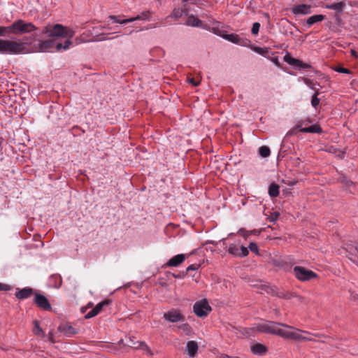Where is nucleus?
Returning a JSON list of instances; mask_svg holds the SVG:
<instances>
[{
	"mask_svg": "<svg viewBox=\"0 0 358 358\" xmlns=\"http://www.w3.org/2000/svg\"><path fill=\"white\" fill-rule=\"evenodd\" d=\"M109 18L111 19L113 22H117L121 24H124L131 22V21H129V18L122 19L121 16L120 15H110Z\"/></svg>",
	"mask_w": 358,
	"mask_h": 358,
	"instance_id": "c85d7f7f",
	"label": "nucleus"
},
{
	"mask_svg": "<svg viewBox=\"0 0 358 358\" xmlns=\"http://www.w3.org/2000/svg\"><path fill=\"white\" fill-rule=\"evenodd\" d=\"M173 276L175 278H182V275L180 274H173Z\"/></svg>",
	"mask_w": 358,
	"mask_h": 358,
	"instance_id": "6e6d98bb",
	"label": "nucleus"
},
{
	"mask_svg": "<svg viewBox=\"0 0 358 358\" xmlns=\"http://www.w3.org/2000/svg\"><path fill=\"white\" fill-rule=\"evenodd\" d=\"M301 333H303L307 335H313L317 338L324 337L322 334H313L309 331H303L301 329H296L294 327V329H286V332H285L284 338L297 341H304L305 336H303L301 334Z\"/></svg>",
	"mask_w": 358,
	"mask_h": 358,
	"instance_id": "20e7f679",
	"label": "nucleus"
},
{
	"mask_svg": "<svg viewBox=\"0 0 358 358\" xmlns=\"http://www.w3.org/2000/svg\"><path fill=\"white\" fill-rule=\"evenodd\" d=\"M11 34H22L30 33L38 29L31 22H26L22 20H18L10 24Z\"/></svg>",
	"mask_w": 358,
	"mask_h": 358,
	"instance_id": "7ed1b4c3",
	"label": "nucleus"
},
{
	"mask_svg": "<svg viewBox=\"0 0 358 358\" xmlns=\"http://www.w3.org/2000/svg\"><path fill=\"white\" fill-rule=\"evenodd\" d=\"M267 348L260 343H256L251 347V351L253 354L263 355L267 352Z\"/></svg>",
	"mask_w": 358,
	"mask_h": 358,
	"instance_id": "aec40b11",
	"label": "nucleus"
},
{
	"mask_svg": "<svg viewBox=\"0 0 358 358\" xmlns=\"http://www.w3.org/2000/svg\"><path fill=\"white\" fill-rule=\"evenodd\" d=\"M2 143H3V139H2V138L0 137V148L1 147Z\"/></svg>",
	"mask_w": 358,
	"mask_h": 358,
	"instance_id": "052dcab7",
	"label": "nucleus"
},
{
	"mask_svg": "<svg viewBox=\"0 0 358 358\" xmlns=\"http://www.w3.org/2000/svg\"><path fill=\"white\" fill-rule=\"evenodd\" d=\"M183 15V10L180 8H174L169 17L176 20L179 19Z\"/></svg>",
	"mask_w": 358,
	"mask_h": 358,
	"instance_id": "7c9ffc66",
	"label": "nucleus"
},
{
	"mask_svg": "<svg viewBox=\"0 0 358 358\" xmlns=\"http://www.w3.org/2000/svg\"><path fill=\"white\" fill-rule=\"evenodd\" d=\"M305 341H315L313 338L309 336H305Z\"/></svg>",
	"mask_w": 358,
	"mask_h": 358,
	"instance_id": "4d7b16f0",
	"label": "nucleus"
},
{
	"mask_svg": "<svg viewBox=\"0 0 358 358\" xmlns=\"http://www.w3.org/2000/svg\"><path fill=\"white\" fill-rule=\"evenodd\" d=\"M277 296L280 298H284V299H289V293H284L282 292H278L277 294Z\"/></svg>",
	"mask_w": 358,
	"mask_h": 358,
	"instance_id": "49530a36",
	"label": "nucleus"
},
{
	"mask_svg": "<svg viewBox=\"0 0 358 358\" xmlns=\"http://www.w3.org/2000/svg\"><path fill=\"white\" fill-rule=\"evenodd\" d=\"M63 31L64 26L60 24H57L52 27H44L36 35L43 34H46L49 37H63Z\"/></svg>",
	"mask_w": 358,
	"mask_h": 358,
	"instance_id": "423d86ee",
	"label": "nucleus"
},
{
	"mask_svg": "<svg viewBox=\"0 0 358 358\" xmlns=\"http://www.w3.org/2000/svg\"><path fill=\"white\" fill-rule=\"evenodd\" d=\"M186 24L194 27H203V22H201V20H200L198 17H195L193 15H190L188 16Z\"/></svg>",
	"mask_w": 358,
	"mask_h": 358,
	"instance_id": "6ab92c4d",
	"label": "nucleus"
},
{
	"mask_svg": "<svg viewBox=\"0 0 358 358\" xmlns=\"http://www.w3.org/2000/svg\"><path fill=\"white\" fill-rule=\"evenodd\" d=\"M352 55H355V52L354 50H352Z\"/></svg>",
	"mask_w": 358,
	"mask_h": 358,
	"instance_id": "0e129e2a",
	"label": "nucleus"
},
{
	"mask_svg": "<svg viewBox=\"0 0 358 358\" xmlns=\"http://www.w3.org/2000/svg\"><path fill=\"white\" fill-rule=\"evenodd\" d=\"M280 187L275 183H272L268 187V194L271 197H277L279 195Z\"/></svg>",
	"mask_w": 358,
	"mask_h": 358,
	"instance_id": "bb28decb",
	"label": "nucleus"
},
{
	"mask_svg": "<svg viewBox=\"0 0 358 358\" xmlns=\"http://www.w3.org/2000/svg\"><path fill=\"white\" fill-rule=\"evenodd\" d=\"M33 292V289L29 287H25L22 289H18L15 293V296L20 299H24L29 298Z\"/></svg>",
	"mask_w": 358,
	"mask_h": 358,
	"instance_id": "a211bd4d",
	"label": "nucleus"
},
{
	"mask_svg": "<svg viewBox=\"0 0 358 358\" xmlns=\"http://www.w3.org/2000/svg\"><path fill=\"white\" fill-rule=\"evenodd\" d=\"M221 241L222 242L223 245H224L226 244V239L225 238L222 239Z\"/></svg>",
	"mask_w": 358,
	"mask_h": 358,
	"instance_id": "13d9d810",
	"label": "nucleus"
},
{
	"mask_svg": "<svg viewBox=\"0 0 358 358\" xmlns=\"http://www.w3.org/2000/svg\"><path fill=\"white\" fill-rule=\"evenodd\" d=\"M199 349L198 344L194 341H190L187 343L186 352L189 357H194Z\"/></svg>",
	"mask_w": 358,
	"mask_h": 358,
	"instance_id": "dca6fc26",
	"label": "nucleus"
},
{
	"mask_svg": "<svg viewBox=\"0 0 358 358\" xmlns=\"http://www.w3.org/2000/svg\"><path fill=\"white\" fill-rule=\"evenodd\" d=\"M188 82H189V83L192 84L193 86H198L200 83L199 81L196 80L193 78L188 79Z\"/></svg>",
	"mask_w": 358,
	"mask_h": 358,
	"instance_id": "3c124183",
	"label": "nucleus"
},
{
	"mask_svg": "<svg viewBox=\"0 0 358 358\" xmlns=\"http://www.w3.org/2000/svg\"><path fill=\"white\" fill-rule=\"evenodd\" d=\"M199 268L198 265L191 264L186 269V273H187L190 271H195Z\"/></svg>",
	"mask_w": 358,
	"mask_h": 358,
	"instance_id": "de8ad7c7",
	"label": "nucleus"
},
{
	"mask_svg": "<svg viewBox=\"0 0 358 358\" xmlns=\"http://www.w3.org/2000/svg\"><path fill=\"white\" fill-rule=\"evenodd\" d=\"M304 83L312 90L314 91V94L319 93L321 86L317 82H314L308 78H304Z\"/></svg>",
	"mask_w": 358,
	"mask_h": 358,
	"instance_id": "4be33fe9",
	"label": "nucleus"
},
{
	"mask_svg": "<svg viewBox=\"0 0 358 358\" xmlns=\"http://www.w3.org/2000/svg\"><path fill=\"white\" fill-rule=\"evenodd\" d=\"M345 6V3L343 1L327 5L326 8L328 9L334 10L336 11L341 12Z\"/></svg>",
	"mask_w": 358,
	"mask_h": 358,
	"instance_id": "a878e982",
	"label": "nucleus"
},
{
	"mask_svg": "<svg viewBox=\"0 0 358 358\" xmlns=\"http://www.w3.org/2000/svg\"><path fill=\"white\" fill-rule=\"evenodd\" d=\"M294 273L296 278L301 281H308L317 276L313 271L298 266L294 268Z\"/></svg>",
	"mask_w": 358,
	"mask_h": 358,
	"instance_id": "0eeeda50",
	"label": "nucleus"
},
{
	"mask_svg": "<svg viewBox=\"0 0 358 358\" xmlns=\"http://www.w3.org/2000/svg\"><path fill=\"white\" fill-rule=\"evenodd\" d=\"M98 313H96V312L93 309H92L90 312H88L85 316V319H90L92 317H95L96 315H97Z\"/></svg>",
	"mask_w": 358,
	"mask_h": 358,
	"instance_id": "c03bdc74",
	"label": "nucleus"
},
{
	"mask_svg": "<svg viewBox=\"0 0 358 358\" xmlns=\"http://www.w3.org/2000/svg\"><path fill=\"white\" fill-rule=\"evenodd\" d=\"M224 358H231V357H229V356H228V355H226V356L224 357Z\"/></svg>",
	"mask_w": 358,
	"mask_h": 358,
	"instance_id": "680f3d73",
	"label": "nucleus"
},
{
	"mask_svg": "<svg viewBox=\"0 0 358 358\" xmlns=\"http://www.w3.org/2000/svg\"><path fill=\"white\" fill-rule=\"evenodd\" d=\"M239 248L240 244L238 243H231L229 245L228 252L235 257H238L239 255Z\"/></svg>",
	"mask_w": 358,
	"mask_h": 358,
	"instance_id": "cd10ccee",
	"label": "nucleus"
},
{
	"mask_svg": "<svg viewBox=\"0 0 358 358\" xmlns=\"http://www.w3.org/2000/svg\"><path fill=\"white\" fill-rule=\"evenodd\" d=\"M126 345L129 347V348H135V349L145 350L146 351H148V352L150 355H152V353L151 352L150 349L149 348V347L145 343L138 342V341L134 342L131 338H129V340L126 343Z\"/></svg>",
	"mask_w": 358,
	"mask_h": 358,
	"instance_id": "4468645a",
	"label": "nucleus"
},
{
	"mask_svg": "<svg viewBox=\"0 0 358 358\" xmlns=\"http://www.w3.org/2000/svg\"><path fill=\"white\" fill-rule=\"evenodd\" d=\"M27 52L26 44L17 41L0 39V53L5 55L24 54Z\"/></svg>",
	"mask_w": 358,
	"mask_h": 358,
	"instance_id": "f03ea898",
	"label": "nucleus"
},
{
	"mask_svg": "<svg viewBox=\"0 0 358 358\" xmlns=\"http://www.w3.org/2000/svg\"><path fill=\"white\" fill-rule=\"evenodd\" d=\"M34 48L36 52H52L55 50V40H38L34 45Z\"/></svg>",
	"mask_w": 358,
	"mask_h": 358,
	"instance_id": "9d476101",
	"label": "nucleus"
},
{
	"mask_svg": "<svg viewBox=\"0 0 358 358\" xmlns=\"http://www.w3.org/2000/svg\"><path fill=\"white\" fill-rule=\"evenodd\" d=\"M50 339H51L52 336V334L51 333H50Z\"/></svg>",
	"mask_w": 358,
	"mask_h": 358,
	"instance_id": "e2e57ef3",
	"label": "nucleus"
},
{
	"mask_svg": "<svg viewBox=\"0 0 358 358\" xmlns=\"http://www.w3.org/2000/svg\"><path fill=\"white\" fill-rule=\"evenodd\" d=\"M63 44L62 43H57L55 41V50H57V51H59L61 50L62 49H63Z\"/></svg>",
	"mask_w": 358,
	"mask_h": 358,
	"instance_id": "09e8293b",
	"label": "nucleus"
},
{
	"mask_svg": "<svg viewBox=\"0 0 358 358\" xmlns=\"http://www.w3.org/2000/svg\"><path fill=\"white\" fill-rule=\"evenodd\" d=\"M319 95V93H317V94H313V96H312V100H311V105L313 107H314L315 108H317V106L319 105L320 103V99H318L317 96Z\"/></svg>",
	"mask_w": 358,
	"mask_h": 358,
	"instance_id": "58836bf2",
	"label": "nucleus"
},
{
	"mask_svg": "<svg viewBox=\"0 0 358 358\" xmlns=\"http://www.w3.org/2000/svg\"><path fill=\"white\" fill-rule=\"evenodd\" d=\"M212 25L211 31L213 34L223 38V36L225 35L226 31L220 28V23L218 21L213 20Z\"/></svg>",
	"mask_w": 358,
	"mask_h": 358,
	"instance_id": "412c9836",
	"label": "nucleus"
},
{
	"mask_svg": "<svg viewBox=\"0 0 358 358\" xmlns=\"http://www.w3.org/2000/svg\"><path fill=\"white\" fill-rule=\"evenodd\" d=\"M284 61L289 65L294 66V64L298 63V59H295L291 57L289 52H287L283 58Z\"/></svg>",
	"mask_w": 358,
	"mask_h": 358,
	"instance_id": "2f4dec72",
	"label": "nucleus"
},
{
	"mask_svg": "<svg viewBox=\"0 0 358 358\" xmlns=\"http://www.w3.org/2000/svg\"><path fill=\"white\" fill-rule=\"evenodd\" d=\"M105 39H106V38L103 37V38H98L97 41H103V40H105Z\"/></svg>",
	"mask_w": 358,
	"mask_h": 358,
	"instance_id": "bf43d9fd",
	"label": "nucleus"
},
{
	"mask_svg": "<svg viewBox=\"0 0 358 358\" xmlns=\"http://www.w3.org/2000/svg\"><path fill=\"white\" fill-rule=\"evenodd\" d=\"M310 122V119L304 121L299 122L294 129H300V131L302 133H313L320 134L322 131V128L318 124H313L308 127H302L303 125H306V122Z\"/></svg>",
	"mask_w": 358,
	"mask_h": 358,
	"instance_id": "9b49d317",
	"label": "nucleus"
},
{
	"mask_svg": "<svg viewBox=\"0 0 358 358\" xmlns=\"http://www.w3.org/2000/svg\"><path fill=\"white\" fill-rule=\"evenodd\" d=\"M298 63L294 64V66L299 67L301 69H307L309 67V65L303 63L301 60L298 59Z\"/></svg>",
	"mask_w": 358,
	"mask_h": 358,
	"instance_id": "79ce46f5",
	"label": "nucleus"
},
{
	"mask_svg": "<svg viewBox=\"0 0 358 358\" xmlns=\"http://www.w3.org/2000/svg\"><path fill=\"white\" fill-rule=\"evenodd\" d=\"M271 61L274 63L278 67H280L281 64L279 62L278 57H275L272 59H271Z\"/></svg>",
	"mask_w": 358,
	"mask_h": 358,
	"instance_id": "603ef678",
	"label": "nucleus"
},
{
	"mask_svg": "<svg viewBox=\"0 0 358 358\" xmlns=\"http://www.w3.org/2000/svg\"><path fill=\"white\" fill-rule=\"evenodd\" d=\"M356 298H357V299H358V295H357V296H356Z\"/></svg>",
	"mask_w": 358,
	"mask_h": 358,
	"instance_id": "69168bd1",
	"label": "nucleus"
},
{
	"mask_svg": "<svg viewBox=\"0 0 358 358\" xmlns=\"http://www.w3.org/2000/svg\"><path fill=\"white\" fill-rule=\"evenodd\" d=\"M248 248L251 250V252H252L257 255L259 254V248H258L257 245L255 243L251 242L249 244Z\"/></svg>",
	"mask_w": 358,
	"mask_h": 358,
	"instance_id": "a19ab883",
	"label": "nucleus"
},
{
	"mask_svg": "<svg viewBox=\"0 0 358 358\" xmlns=\"http://www.w3.org/2000/svg\"><path fill=\"white\" fill-rule=\"evenodd\" d=\"M238 234H240L241 235H243L245 237V238H247L248 236H250V234H255V235H257V232L255 230L250 231H246L243 229H240L239 231H238Z\"/></svg>",
	"mask_w": 358,
	"mask_h": 358,
	"instance_id": "4c0bfd02",
	"label": "nucleus"
},
{
	"mask_svg": "<svg viewBox=\"0 0 358 358\" xmlns=\"http://www.w3.org/2000/svg\"><path fill=\"white\" fill-rule=\"evenodd\" d=\"M294 15H307L311 13V6L308 4H299L291 8Z\"/></svg>",
	"mask_w": 358,
	"mask_h": 358,
	"instance_id": "ddd939ff",
	"label": "nucleus"
},
{
	"mask_svg": "<svg viewBox=\"0 0 358 358\" xmlns=\"http://www.w3.org/2000/svg\"><path fill=\"white\" fill-rule=\"evenodd\" d=\"M34 302L37 305L38 307L48 310L51 309V305L49 303L48 299L40 294H36L34 298Z\"/></svg>",
	"mask_w": 358,
	"mask_h": 358,
	"instance_id": "f8f14e48",
	"label": "nucleus"
},
{
	"mask_svg": "<svg viewBox=\"0 0 358 358\" xmlns=\"http://www.w3.org/2000/svg\"><path fill=\"white\" fill-rule=\"evenodd\" d=\"M59 330L61 333L66 336H71L78 333V330L68 324H64L59 327Z\"/></svg>",
	"mask_w": 358,
	"mask_h": 358,
	"instance_id": "f3484780",
	"label": "nucleus"
},
{
	"mask_svg": "<svg viewBox=\"0 0 358 358\" xmlns=\"http://www.w3.org/2000/svg\"><path fill=\"white\" fill-rule=\"evenodd\" d=\"M298 63L294 64V66L299 67L301 69H307L309 67V65L303 63L301 60L298 59Z\"/></svg>",
	"mask_w": 358,
	"mask_h": 358,
	"instance_id": "37998d69",
	"label": "nucleus"
},
{
	"mask_svg": "<svg viewBox=\"0 0 358 358\" xmlns=\"http://www.w3.org/2000/svg\"><path fill=\"white\" fill-rule=\"evenodd\" d=\"M324 19V15H314L310 16L307 19V24L308 27L313 25L315 23L322 21Z\"/></svg>",
	"mask_w": 358,
	"mask_h": 358,
	"instance_id": "b1692460",
	"label": "nucleus"
},
{
	"mask_svg": "<svg viewBox=\"0 0 358 358\" xmlns=\"http://www.w3.org/2000/svg\"><path fill=\"white\" fill-rule=\"evenodd\" d=\"M287 329H294V327L273 321H268L257 326V331L260 332L277 335L283 338Z\"/></svg>",
	"mask_w": 358,
	"mask_h": 358,
	"instance_id": "f257e3e1",
	"label": "nucleus"
},
{
	"mask_svg": "<svg viewBox=\"0 0 358 358\" xmlns=\"http://www.w3.org/2000/svg\"><path fill=\"white\" fill-rule=\"evenodd\" d=\"M252 50L255 52H257L262 56H264V57H266V54L268 52V48H261V47H258V46H255L254 48H252Z\"/></svg>",
	"mask_w": 358,
	"mask_h": 358,
	"instance_id": "72a5a7b5",
	"label": "nucleus"
},
{
	"mask_svg": "<svg viewBox=\"0 0 358 358\" xmlns=\"http://www.w3.org/2000/svg\"><path fill=\"white\" fill-rule=\"evenodd\" d=\"M150 17V13L149 11H143L136 17H130L129 21L131 22L136 21V20H148Z\"/></svg>",
	"mask_w": 358,
	"mask_h": 358,
	"instance_id": "393cba45",
	"label": "nucleus"
},
{
	"mask_svg": "<svg viewBox=\"0 0 358 358\" xmlns=\"http://www.w3.org/2000/svg\"><path fill=\"white\" fill-rule=\"evenodd\" d=\"M357 252H358V249H357Z\"/></svg>",
	"mask_w": 358,
	"mask_h": 358,
	"instance_id": "338daca9",
	"label": "nucleus"
},
{
	"mask_svg": "<svg viewBox=\"0 0 358 358\" xmlns=\"http://www.w3.org/2000/svg\"><path fill=\"white\" fill-rule=\"evenodd\" d=\"M185 257L186 255L184 254L175 255L168 261L166 266L170 267H176L185 261Z\"/></svg>",
	"mask_w": 358,
	"mask_h": 358,
	"instance_id": "2eb2a0df",
	"label": "nucleus"
},
{
	"mask_svg": "<svg viewBox=\"0 0 358 358\" xmlns=\"http://www.w3.org/2000/svg\"><path fill=\"white\" fill-rule=\"evenodd\" d=\"M260 28V24L259 22H254L251 29V32L254 35H257L259 33Z\"/></svg>",
	"mask_w": 358,
	"mask_h": 358,
	"instance_id": "ea45409f",
	"label": "nucleus"
},
{
	"mask_svg": "<svg viewBox=\"0 0 358 358\" xmlns=\"http://www.w3.org/2000/svg\"><path fill=\"white\" fill-rule=\"evenodd\" d=\"M108 301H103L99 303L94 308V310L96 312V313H99L103 309V306L108 305Z\"/></svg>",
	"mask_w": 358,
	"mask_h": 358,
	"instance_id": "f704fd0d",
	"label": "nucleus"
},
{
	"mask_svg": "<svg viewBox=\"0 0 358 358\" xmlns=\"http://www.w3.org/2000/svg\"><path fill=\"white\" fill-rule=\"evenodd\" d=\"M11 34L10 25L7 27L0 26V36H7Z\"/></svg>",
	"mask_w": 358,
	"mask_h": 358,
	"instance_id": "473e14b6",
	"label": "nucleus"
},
{
	"mask_svg": "<svg viewBox=\"0 0 358 358\" xmlns=\"http://www.w3.org/2000/svg\"><path fill=\"white\" fill-rule=\"evenodd\" d=\"M33 324H34L33 333L37 336H41L42 338H44L45 333H44L43 330L41 329V327H40L39 322L38 320H34Z\"/></svg>",
	"mask_w": 358,
	"mask_h": 358,
	"instance_id": "5701e85b",
	"label": "nucleus"
},
{
	"mask_svg": "<svg viewBox=\"0 0 358 358\" xmlns=\"http://www.w3.org/2000/svg\"><path fill=\"white\" fill-rule=\"evenodd\" d=\"M193 310L196 316L203 317L211 311V307L206 299H203L194 303Z\"/></svg>",
	"mask_w": 358,
	"mask_h": 358,
	"instance_id": "39448f33",
	"label": "nucleus"
},
{
	"mask_svg": "<svg viewBox=\"0 0 358 358\" xmlns=\"http://www.w3.org/2000/svg\"><path fill=\"white\" fill-rule=\"evenodd\" d=\"M223 38L241 46L249 47L251 45V41L249 39L242 38L236 34H228L226 33L225 35L223 36Z\"/></svg>",
	"mask_w": 358,
	"mask_h": 358,
	"instance_id": "1a4fd4ad",
	"label": "nucleus"
},
{
	"mask_svg": "<svg viewBox=\"0 0 358 358\" xmlns=\"http://www.w3.org/2000/svg\"><path fill=\"white\" fill-rule=\"evenodd\" d=\"M163 318L167 322L176 323L183 321L185 320V316L180 310L176 308H171L164 313Z\"/></svg>",
	"mask_w": 358,
	"mask_h": 358,
	"instance_id": "6e6552de",
	"label": "nucleus"
},
{
	"mask_svg": "<svg viewBox=\"0 0 358 358\" xmlns=\"http://www.w3.org/2000/svg\"><path fill=\"white\" fill-rule=\"evenodd\" d=\"M180 328H182L184 331L189 332L190 331V327L187 324H182Z\"/></svg>",
	"mask_w": 358,
	"mask_h": 358,
	"instance_id": "5fc2aeb1",
	"label": "nucleus"
},
{
	"mask_svg": "<svg viewBox=\"0 0 358 358\" xmlns=\"http://www.w3.org/2000/svg\"><path fill=\"white\" fill-rule=\"evenodd\" d=\"M72 44V42L70 41V40H66L64 43L63 44L64 47H63V50H68L70 46Z\"/></svg>",
	"mask_w": 358,
	"mask_h": 358,
	"instance_id": "8fccbe9b",
	"label": "nucleus"
},
{
	"mask_svg": "<svg viewBox=\"0 0 358 358\" xmlns=\"http://www.w3.org/2000/svg\"><path fill=\"white\" fill-rule=\"evenodd\" d=\"M10 287L6 284L0 283V290H9Z\"/></svg>",
	"mask_w": 358,
	"mask_h": 358,
	"instance_id": "864d4df0",
	"label": "nucleus"
},
{
	"mask_svg": "<svg viewBox=\"0 0 358 358\" xmlns=\"http://www.w3.org/2000/svg\"><path fill=\"white\" fill-rule=\"evenodd\" d=\"M75 34V31L71 29L64 27L63 37L72 38Z\"/></svg>",
	"mask_w": 358,
	"mask_h": 358,
	"instance_id": "e433bc0d",
	"label": "nucleus"
},
{
	"mask_svg": "<svg viewBox=\"0 0 358 358\" xmlns=\"http://www.w3.org/2000/svg\"><path fill=\"white\" fill-rule=\"evenodd\" d=\"M335 71L338 73H346V74H348L350 73L349 69L343 68V67H337L336 69H335Z\"/></svg>",
	"mask_w": 358,
	"mask_h": 358,
	"instance_id": "a18cd8bd",
	"label": "nucleus"
},
{
	"mask_svg": "<svg viewBox=\"0 0 358 358\" xmlns=\"http://www.w3.org/2000/svg\"><path fill=\"white\" fill-rule=\"evenodd\" d=\"M259 154L262 157H268L271 154L270 148L266 145L261 146L259 148Z\"/></svg>",
	"mask_w": 358,
	"mask_h": 358,
	"instance_id": "c756f323",
	"label": "nucleus"
},
{
	"mask_svg": "<svg viewBox=\"0 0 358 358\" xmlns=\"http://www.w3.org/2000/svg\"><path fill=\"white\" fill-rule=\"evenodd\" d=\"M248 254H249L248 248L245 246L241 245L239 248V255H238V257H245L248 256Z\"/></svg>",
	"mask_w": 358,
	"mask_h": 358,
	"instance_id": "c9c22d12",
	"label": "nucleus"
}]
</instances>
